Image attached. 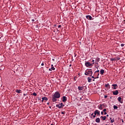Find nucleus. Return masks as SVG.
Instances as JSON below:
<instances>
[{"instance_id": "31", "label": "nucleus", "mask_w": 125, "mask_h": 125, "mask_svg": "<svg viewBox=\"0 0 125 125\" xmlns=\"http://www.w3.org/2000/svg\"><path fill=\"white\" fill-rule=\"evenodd\" d=\"M42 66H44V63H43V62H42V64H41Z\"/></svg>"}, {"instance_id": "14", "label": "nucleus", "mask_w": 125, "mask_h": 125, "mask_svg": "<svg viewBox=\"0 0 125 125\" xmlns=\"http://www.w3.org/2000/svg\"><path fill=\"white\" fill-rule=\"evenodd\" d=\"M17 93H22V91L20 89H17L15 91Z\"/></svg>"}, {"instance_id": "49", "label": "nucleus", "mask_w": 125, "mask_h": 125, "mask_svg": "<svg viewBox=\"0 0 125 125\" xmlns=\"http://www.w3.org/2000/svg\"><path fill=\"white\" fill-rule=\"evenodd\" d=\"M43 101H44V100H43L42 99V102H43Z\"/></svg>"}, {"instance_id": "29", "label": "nucleus", "mask_w": 125, "mask_h": 125, "mask_svg": "<svg viewBox=\"0 0 125 125\" xmlns=\"http://www.w3.org/2000/svg\"><path fill=\"white\" fill-rule=\"evenodd\" d=\"M106 111H107V109L106 108H104V110H103V112H106Z\"/></svg>"}, {"instance_id": "37", "label": "nucleus", "mask_w": 125, "mask_h": 125, "mask_svg": "<svg viewBox=\"0 0 125 125\" xmlns=\"http://www.w3.org/2000/svg\"><path fill=\"white\" fill-rule=\"evenodd\" d=\"M104 115H107V112H106V111L104 112Z\"/></svg>"}, {"instance_id": "39", "label": "nucleus", "mask_w": 125, "mask_h": 125, "mask_svg": "<svg viewBox=\"0 0 125 125\" xmlns=\"http://www.w3.org/2000/svg\"><path fill=\"white\" fill-rule=\"evenodd\" d=\"M61 113L63 115V114H65V112H62Z\"/></svg>"}, {"instance_id": "12", "label": "nucleus", "mask_w": 125, "mask_h": 125, "mask_svg": "<svg viewBox=\"0 0 125 125\" xmlns=\"http://www.w3.org/2000/svg\"><path fill=\"white\" fill-rule=\"evenodd\" d=\"M117 100H118L119 102L120 103H123V101H122V97H119L117 99Z\"/></svg>"}, {"instance_id": "55", "label": "nucleus", "mask_w": 125, "mask_h": 125, "mask_svg": "<svg viewBox=\"0 0 125 125\" xmlns=\"http://www.w3.org/2000/svg\"><path fill=\"white\" fill-rule=\"evenodd\" d=\"M55 26V27L56 26V25H54Z\"/></svg>"}, {"instance_id": "41", "label": "nucleus", "mask_w": 125, "mask_h": 125, "mask_svg": "<svg viewBox=\"0 0 125 125\" xmlns=\"http://www.w3.org/2000/svg\"><path fill=\"white\" fill-rule=\"evenodd\" d=\"M52 61H55V60L54 59H52Z\"/></svg>"}, {"instance_id": "32", "label": "nucleus", "mask_w": 125, "mask_h": 125, "mask_svg": "<svg viewBox=\"0 0 125 125\" xmlns=\"http://www.w3.org/2000/svg\"><path fill=\"white\" fill-rule=\"evenodd\" d=\"M95 72H96V73H99V70H97Z\"/></svg>"}, {"instance_id": "9", "label": "nucleus", "mask_w": 125, "mask_h": 125, "mask_svg": "<svg viewBox=\"0 0 125 125\" xmlns=\"http://www.w3.org/2000/svg\"><path fill=\"white\" fill-rule=\"evenodd\" d=\"M103 104H100L98 106L99 110H102L103 109Z\"/></svg>"}, {"instance_id": "54", "label": "nucleus", "mask_w": 125, "mask_h": 125, "mask_svg": "<svg viewBox=\"0 0 125 125\" xmlns=\"http://www.w3.org/2000/svg\"><path fill=\"white\" fill-rule=\"evenodd\" d=\"M50 125H53V124H51Z\"/></svg>"}, {"instance_id": "1", "label": "nucleus", "mask_w": 125, "mask_h": 125, "mask_svg": "<svg viewBox=\"0 0 125 125\" xmlns=\"http://www.w3.org/2000/svg\"><path fill=\"white\" fill-rule=\"evenodd\" d=\"M61 95L59 93V91L55 92L52 97V101L53 102H56V101H57V99H58V98H60Z\"/></svg>"}, {"instance_id": "56", "label": "nucleus", "mask_w": 125, "mask_h": 125, "mask_svg": "<svg viewBox=\"0 0 125 125\" xmlns=\"http://www.w3.org/2000/svg\"><path fill=\"white\" fill-rule=\"evenodd\" d=\"M105 125H107V124H105Z\"/></svg>"}, {"instance_id": "15", "label": "nucleus", "mask_w": 125, "mask_h": 125, "mask_svg": "<svg viewBox=\"0 0 125 125\" xmlns=\"http://www.w3.org/2000/svg\"><path fill=\"white\" fill-rule=\"evenodd\" d=\"M100 74L101 75H104V69H101L100 71Z\"/></svg>"}, {"instance_id": "46", "label": "nucleus", "mask_w": 125, "mask_h": 125, "mask_svg": "<svg viewBox=\"0 0 125 125\" xmlns=\"http://www.w3.org/2000/svg\"><path fill=\"white\" fill-rule=\"evenodd\" d=\"M47 105H49V103H47Z\"/></svg>"}, {"instance_id": "6", "label": "nucleus", "mask_w": 125, "mask_h": 125, "mask_svg": "<svg viewBox=\"0 0 125 125\" xmlns=\"http://www.w3.org/2000/svg\"><path fill=\"white\" fill-rule=\"evenodd\" d=\"M85 65L86 67H90V66H92V64H91L89 62H85Z\"/></svg>"}, {"instance_id": "50", "label": "nucleus", "mask_w": 125, "mask_h": 125, "mask_svg": "<svg viewBox=\"0 0 125 125\" xmlns=\"http://www.w3.org/2000/svg\"><path fill=\"white\" fill-rule=\"evenodd\" d=\"M91 116H93V113H92V114H91Z\"/></svg>"}, {"instance_id": "3", "label": "nucleus", "mask_w": 125, "mask_h": 125, "mask_svg": "<svg viewBox=\"0 0 125 125\" xmlns=\"http://www.w3.org/2000/svg\"><path fill=\"white\" fill-rule=\"evenodd\" d=\"M65 106V104H63L62 103H61L59 104H56V107L59 108V109H61V108H63Z\"/></svg>"}, {"instance_id": "10", "label": "nucleus", "mask_w": 125, "mask_h": 125, "mask_svg": "<svg viewBox=\"0 0 125 125\" xmlns=\"http://www.w3.org/2000/svg\"><path fill=\"white\" fill-rule=\"evenodd\" d=\"M100 119L102 121H105V120H106V119H107V117H106V116H101Z\"/></svg>"}, {"instance_id": "34", "label": "nucleus", "mask_w": 125, "mask_h": 125, "mask_svg": "<svg viewBox=\"0 0 125 125\" xmlns=\"http://www.w3.org/2000/svg\"><path fill=\"white\" fill-rule=\"evenodd\" d=\"M61 27H62L61 25H59L58 26V28H61Z\"/></svg>"}, {"instance_id": "2", "label": "nucleus", "mask_w": 125, "mask_h": 125, "mask_svg": "<svg viewBox=\"0 0 125 125\" xmlns=\"http://www.w3.org/2000/svg\"><path fill=\"white\" fill-rule=\"evenodd\" d=\"M92 71L91 70H88V71H86L84 73V75H85V76H90L91 77V76H92Z\"/></svg>"}, {"instance_id": "48", "label": "nucleus", "mask_w": 125, "mask_h": 125, "mask_svg": "<svg viewBox=\"0 0 125 125\" xmlns=\"http://www.w3.org/2000/svg\"><path fill=\"white\" fill-rule=\"evenodd\" d=\"M72 66V64L69 65V67H71Z\"/></svg>"}, {"instance_id": "30", "label": "nucleus", "mask_w": 125, "mask_h": 125, "mask_svg": "<svg viewBox=\"0 0 125 125\" xmlns=\"http://www.w3.org/2000/svg\"><path fill=\"white\" fill-rule=\"evenodd\" d=\"M114 60H115V59L114 58H112L111 59V61H114Z\"/></svg>"}, {"instance_id": "53", "label": "nucleus", "mask_w": 125, "mask_h": 125, "mask_svg": "<svg viewBox=\"0 0 125 125\" xmlns=\"http://www.w3.org/2000/svg\"><path fill=\"white\" fill-rule=\"evenodd\" d=\"M0 39H1V37H0Z\"/></svg>"}, {"instance_id": "52", "label": "nucleus", "mask_w": 125, "mask_h": 125, "mask_svg": "<svg viewBox=\"0 0 125 125\" xmlns=\"http://www.w3.org/2000/svg\"><path fill=\"white\" fill-rule=\"evenodd\" d=\"M93 81L94 82L95 80L94 79H93Z\"/></svg>"}, {"instance_id": "24", "label": "nucleus", "mask_w": 125, "mask_h": 125, "mask_svg": "<svg viewBox=\"0 0 125 125\" xmlns=\"http://www.w3.org/2000/svg\"><path fill=\"white\" fill-rule=\"evenodd\" d=\"M109 83H107V84H105V87H108L109 86Z\"/></svg>"}, {"instance_id": "23", "label": "nucleus", "mask_w": 125, "mask_h": 125, "mask_svg": "<svg viewBox=\"0 0 125 125\" xmlns=\"http://www.w3.org/2000/svg\"><path fill=\"white\" fill-rule=\"evenodd\" d=\"M92 79H98V78H99V77H94V76H92Z\"/></svg>"}, {"instance_id": "36", "label": "nucleus", "mask_w": 125, "mask_h": 125, "mask_svg": "<svg viewBox=\"0 0 125 125\" xmlns=\"http://www.w3.org/2000/svg\"><path fill=\"white\" fill-rule=\"evenodd\" d=\"M104 113V111H102L101 112V115H103Z\"/></svg>"}, {"instance_id": "28", "label": "nucleus", "mask_w": 125, "mask_h": 125, "mask_svg": "<svg viewBox=\"0 0 125 125\" xmlns=\"http://www.w3.org/2000/svg\"><path fill=\"white\" fill-rule=\"evenodd\" d=\"M121 46H122V47H123V46H125V44H121Z\"/></svg>"}, {"instance_id": "44", "label": "nucleus", "mask_w": 125, "mask_h": 125, "mask_svg": "<svg viewBox=\"0 0 125 125\" xmlns=\"http://www.w3.org/2000/svg\"><path fill=\"white\" fill-rule=\"evenodd\" d=\"M23 96H26V94H23Z\"/></svg>"}, {"instance_id": "13", "label": "nucleus", "mask_w": 125, "mask_h": 125, "mask_svg": "<svg viewBox=\"0 0 125 125\" xmlns=\"http://www.w3.org/2000/svg\"><path fill=\"white\" fill-rule=\"evenodd\" d=\"M83 88H84L83 86H78V90H80V91L83 90Z\"/></svg>"}, {"instance_id": "42", "label": "nucleus", "mask_w": 125, "mask_h": 125, "mask_svg": "<svg viewBox=\"0 0 125 125\" xmlns=\"http://www.w3.org/2000/svg\"><path fill=\"white\" fill-rule=\"evenodd\" d=\"M51 70H52L51 68L49 69V71H51Z\"/></svg>"}, {"instance_id": "17", "label": "nucleus", "mask_w": 125, "mask_h": 125, "mask_svg": "<svg viewBox=\"0 0 125 125\" xmlns=\"http://www.w3.org/2000/svg\"><path fill=\"white\" fill-rule=\"evenodd\" d=\"M42 100H44L45 101H47L48 100V99H47V97H44L42 98Z\"/></svg>"}, {"instance_id": "38", "label": "nucleus", "mask_w": 125, "mask_h": 125, "mask_svg": "<svg viewBox=\"0 0 125 125\" xmlns=\"http://www.w3.org/2000/svg\"><path fill=\"white\" fill-rule=\"evenodd\" d=\"M107 97H108V96H107V95H105V96H104V98H107Z\"/></svg>"}, {"instance_id": "20", "label": "nucleus", "mask_w": 125, "mask_h": 125, "mask_svg": "<svg viewBox=\"0 0 125 125\" xmlns=\"http://www.w3.org/2000/svg\"><path fill=\"white\" fill-rule=\"evenodd\" d=\"M87 80H88V83H91V80H92L91 78H90V77H88Z\"/></svg>"}, {"instance_id": "40", "label": "nucleus", "mask_w": 125, "mask_h": 125, "mask_svg": "<svg viewBox=\"0 0 125 125\" xmlns=\"http://www.w3.org/2000/svg\"><path fill=\"white\" fill-rule=\"evenodd\" d=\"M32 22H34V21H35V20L32 19Z\"/></svg>"}, {"instance_id": "35", "label": "nucleus", "mask_w": 125, "mask_h": 125, "mask_svg": "<svg viewBox=\"0 0 125 125\" xmlns=\"http://www.w3.org/2000/svg\"><path fill=\"white\" fill-rule=\"evenodd\" d=\"M92 62H93L92 64H94V60H93L92 61Z\"/></svg>"}, {"instance_id": "8", "label": "nucleus", "mask_w": 125, "mask_h": 125, "mask_svg": "<svg viewBox=\"0 0 125 125\" xmlns=\"http://www.w3.org/2000/svg\"><path fill=\"white\" fill-rule=\"evenodd\" d=\"M62 102H67V97L66 96L62 97Z\"/></svg>"}, {"instance_id": "7", "label": "nucleus", "mask_w": 125, "mask_h": 125, "mask_svg": "<svg viewBox=\"0 0 125 125\" xmlns=\"http://www.w3.org/2000/svg\"><path fill=\"white\" fill-rule=\"evenodd\" d=\"M113 95H118V94H119V91L118 90H116L113 91Z\"/></svg>"}, {"instance_id": "47", "label": "nucleus", "mask_w": 125, "mask_h": 125, "mask_svg": "<svg viewBox=\"0 0 125 125\" xmlns=\"http://www.w3.org/2000/svg\"><path fill=\"white\" fill-rule=\"evenodd\" d=\"M106 117H109V115L108 114L106 115Z\"/></svg>"}, {"instance_id": "51", "label": "nucleus", "mask_w": 125, "mask_h": 125, "mask_svg": "<svg viewBox=\"0 0 125 125\" xmlns=\"http://www.w3.org/2000/svg\"><path fill=\"white\" fill-rule=\"evenodd\" d=\"M50 109H51V106H49Z\"/></svg>"}, {"instance_id": "4", "label": "nucleus", "mask_w": 125, "mask_h": 125, "mask_svg": "<svg viewBox=\"0 0 125 125\" xmlns=\"http://www.w3.org/2000/svg\"><path fill=\"white\" fill-rule=\"evenodd\" d=\"M94 115H97V116H100V111L98 110H96L94 112Z\"/></svg>"}, {"instance_id": "19", "label": "nucleus", "mask_w": 125, "mask_h": 125, "mask_svg": "<svg viewBox=\"0 0 125 125\" xmlns=\"http://www.w3.org/2000/svg\"><path fill=\"white\" fill-rule=\"evenodd\" d=\"M94 75L96 77H98V76H99V73H96V72H95V73H94Z\"/></svg>"}, {"instance_id": "5", "label": "nucleus", "mask_w": 125, "mask_h": 125, "mask_svg": "<svg viewBox=\"0 0 125 125\" xmlns=\"http://www.w3.org/2000/svg\"><path fill=\"white\" fill-rule=\"evenodd\" d=\"M111 86L112 89H117L118 88V85L117 84H113Z\"/></svg>"}, {"instance_id": "33", "label": "nucleus", "mask_w": 125, "mask_h": 125, "mask_svg": "<svg viewBox=\"0 0 125 125\" xmlns=\"http://www.w3.org/2000/svg\"><path fill=\"white\" fill-rule=\"evenodd\" d=\"M76 79H77V77H74V80L75 81H76Z\"/></svg>"}, {"instance_id": "45", "label": "nucleus", "mask_w": 125, "mask_h": 125, "mask_svg": "<svg viewBox=\"0 0 125 125\" xmlns=\"http://www.w3.org/2000/svg\"><path fill=\"white\" fill-rule=\"evenodd\" d=\"M117 60H120V58H117Z\"/></svg>"}, {"instance_id": "21", "label": "nucleus", "mask_w": 125, "mask_h": 125, "mask_svg": "<svg viewBox=\"0 0 125 125\" xmlns=\"http://www.w3.org/2000/svg\"><path fill=\"white\" fill-rule=\"evenodd\" d=\"M110 120H111L110 122H111V123H114V122H115V120L114 119H113L112 120V118H110Z\"/></svg>"}, {"instance_id": "11", "label": "nucleus", "mask_w": 125, "mask_h": 125, "mask_svg": "<svg viewBox=\"0 0 125 125\" xmlns=\"http://www.w3.org/2000/svg\"><path fill=\"white\" fill-rule=\"evenodd\" d=\"M86 18L88 19V20H91L92 19V17L90 15L86 16Z\"/></svg>"}, {"instance_id": "18", "label": "nucleus", "mask_w": 125, "mask_h": 125, "mask_svg": "<svg viewBox=\"0 0 125 125\" xmlns=\"http://www.w3.org/2000/svg\"><path fill=\"white\" fill-rule=\"evenodd\" d=\"M96 123H100V118H98L96 119Z\"/></svg>"}, {"instance_id": "16", "label": "nucleus", "mask_w": 125, "mask_h": 125, "mask_svg": "<svg viewBox=\"0 0 125 125\" xmlns=\"http://www.w3.org/2000/svg\"><path fill=\"white\" fill-rule=\"evenodd\" d=\"M99 61H100V58H96V60H95V62H96L97 63H98V62H99Z\"/></svg>"}, {"instance_id": "27", "label": "nucleus", "mask_w": 125, "mask_h": 125, "mask_svg": "<svg viewBox=\"0 0 125 125\" xmlns=\"http://www.w3.org/2000/svg\"><path fill=\"white\" fill-rule=\"evenodd\" d=\"M96 115L94 114V115H93V118H92V119H94V118H96Z\"/></svg>"}, {"instance_id": "25", "label": "nucleus", "mask_w": 125, "mask_h": 125, "mask_svg": "<svg viewBox=\"0 0 125 125\" xmlns=\"http://www.w3.org/2000/svg\"><path fill=\"white\" fill-rule=\"evenodd\" d=\"M113 109H118V107L117 106V105H114Z\"/></svg>"}, {"instance_id": "26", "label": "nucleus", "mask_w": 125, "mask_h": 125, "mask_svg": "<svg viewBox=\"0 0 125 125\" xmlns=\"http://www.w3.org/2000/svg\"><path fill=\"white\" fill-rule=\"evenodd\" d=\"M33 95H34V96H37V93L36 92H34L33 93Z\"/></svg>"}, {"instance_id": "22", "label": "nucleus", "mask_w": 125, "mask_h": 125, "mask_svg": "<svg viewBox=\"0 0 125 125\" xmlns=\"http://www.w3.org/2000/svg\"><path fill=\"white\" fill-rule=\"evenodd\" d=\"M51 69L52 70H55V68H54V66H53V64H52V65H51Z\"/></svg>"}, {"instance_id": "43", "label": "nucleus", "mask_w": 125, "mask_h": 125, "mask_svg": "<svg viewBox=\"0 0 125 125\" xmlns=\"http://www.w3.org/2000/svg\"><path fill=\"white\" fill-rule=\"evenodd\" d=\"M121 121H122V123H124V120L121 119Z\"/></svg>"}]
</instances>
